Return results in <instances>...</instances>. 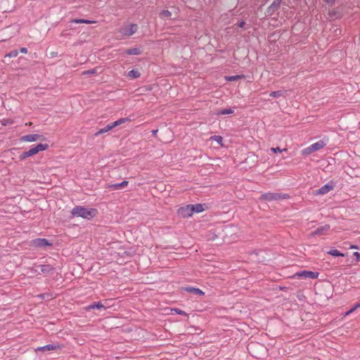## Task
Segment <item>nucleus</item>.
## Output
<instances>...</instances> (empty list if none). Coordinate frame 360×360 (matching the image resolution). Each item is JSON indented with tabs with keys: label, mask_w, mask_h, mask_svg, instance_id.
Segmentation results:
<instances>
[{
	"label": "nucleus",
	"mask_w": 360,
	"mask_h": 360,
	"mask_svg": "<svg viewBox=\"0 0 360 360\" xmlns=\"http://www.w3.org/2000/svg\"><path fill=\"white\" fill-rule=\"evenodd\" d=\"M74 217H82L85 219H91L98 214L95 208H87L84 206H75L71 211Z\"/></svg>",
	"instance_id": "1"
},
{
	"label": "nucleus",
	"mask_w": 360,
	"mask_h": 360,
	"mask_svg": "<svg viewBox=\"0 0 360 360\" xmlns=\"http://www.w3.org/2000/svg\"><path fill=\"white\" fill-rule=\"evenodd\" d=\"M290 198L288 194L280 193H266L262 194L259 199L264 201H280Z\"/></svg>",
	"instance_id": "2"
},
{
	"label": "nucleus",
	"mask_w": 360,
	"mask_h": 360,
	"mask_svg": "<svg viewBox=\"0 0 360 360\" xmlns=\"http://www.w3.org/2000/svg\"><path fill=\"white\" fill-rule=\"evenodd\" d=\"M139 30V26L136 23H129L122 26L119 32L124 37H129L134 34Z\"/></svg>",
	"instance_id": "3"
},
{
	"label": "nucleus",
	"mask_w": 360,
	"mask_h": 360,
	"mask_svg": "<svg viewBox=\"0 0 360 360\" xmlns=\"http://www.w3.org/2000/svg\"><path fill=\"white\" fill-rule=\"evenodd\" d=\"M325 143L323 141H319L311 144L308 148L303 150V154H310L313 152L317 151L325 146Z\"/></svg>",
	"instance_id": "4"
},
{
	"label": "nucleus",
	"mask_w": 360,
	"mask_h": 360,
	"mask_svg": "<svg viewBox=\"0 0 360 360\" xmlns=\"http://www.w3.org/2000/svg\"><path fill=\"white\" fill-rule=\"evenodd\" d=\"M48 147L49 146L46 143H39L33 148H30L29 150L25 152L28 157H31L38 153L39 151L45 150L48 148Z\"/></svg>",
	"instance_id": "5"
},
{
	"label": "nucleus",
	"mask_w": 360,
	"mask_h": 360,
	"mask_svg": "<svg viewBox=\"0 0 360 360\" xmlns=\"http://www.w3.org/2000/svg\"><path fill=\"white\" fill-rule=\"evenodd\" d=\"M334 188V184L332 181L314 191L316 195H325Z\"/></svg>",
	"instance_id": "6"
},
{
	"label": "nucleus",
	"mask_w": 360,
	"mask_h": 360,
	"mask_svg": "<svg viewBox=\"0 0 360 360\" xmlns=\"http://www.w3.org/2000/svg\"><path fill=\"white\" fill-rule=\"evenodd\" d=\"M319 275V272L311 271H302L297 272L295 276L298 278H317Z\"/></svg>",
	"instance_id": "7"
},
{
	"label": "nucleus",
	"mask_w": 360,
	"mask_h": 360,
	"mask_svg": "<svg viewBox=\"0 0 360 360\" xmlns=\"http://www.w3.org/2000/svg\"><path fill=\"white\" fill-rule=\"evenodd\" d=\"M32 244L35 248H45L46 246H51L52 243L46 238H37L32 241Z\"/></svg>",
	"instance_id": "8"
},
{
	"label": "nucleus",
	"mask_w": 360,
	"mask_h": 360,
	"mask_svg": "<svg viewBox=\"0 0 360 360\" xmlns=\"http://www.w3.org/2000/svg\"><path fill=\"white\" fill-rule=\"evenodd\" d=\"M178 214L179 216L186 218L193 215V212L191 207V205H187L184 207H181L178 210Z\"/></svg>",
	"instance_id": "9"
},
{
	"label": "nucleus",
	"mask_w": 360,
	"mask_h": 360,
	"mask_svg": "<svg viewBox=\"0 0 360 360\" xmlns=\"http://www.w3.org/2000/svg\"><path fill=\"white\" fill-rule=\"evenodd\" d=\"M43 139L40 134H33L23 136L20 138L21 141L34 142Z\"/></svg>",
	"instance_id": "10"
},
{
	"label": "nucleus",
	"mask_w": 360,
	"mask_h": 360,
	"mask_svg": "<svg viewBox=\"0 0 360 360\" xmlns=\"http://www.w3.org/2000/svg\"><path fill=\"white\" fill-rule=\"evenodd\" d=\"M281 1L282 0H274L272 4L267 8V13L270 15H273L279 8Z\"/></svg>",
	"instance_id": "11"
},
{
	"label": "nucleus",
	"mask_w": 360,
	"mask_h": 360,
	"mask_svg": "<svg viewBox=\"0 0 360 360\" xmlns=\"http://www.w3.org/2000/svg\"><path fill=\"white\" fill-rule=\"evenodd\" d=\"M330 226L329 224H325L321 227L316 229L314 231L311 233V236H321L326 234V233L330 229Z\"/></svg>",
	"instance_id": "12"
},
{
	"label": "nucleus",
	"mask_w": 360,
	"mask_h": 360,
	"mask_svg": "<svg viewBox=\"0 0 360 360\" xmlns=\"http://www.w3.org/2000/svg\"><path fill=\"white\" fill-rule=\"evenodd\" d=\"M129 184L128 181H123L121 183L118 184H109L108 185V188L112 191L121 190L123 188L126 187Z\"/></svg>",
	"instance_id": "13"
},
{
	"label": "nucleus",
	"mask_w": 360,
	"mask_h": 360,
	"mask_svg": "<svg viewBox=\"0 0 360 360\" xmlns=\"http://www.w3.org/2000/svg\"><path fill=\"white\" fill-rule=\"evenodd\" d=\"M184 291H186L189 293H191V294H193V295H199V296H201V295H204V292L202 291L199 288H194V287H191V286H188V287H185V288H182Z\"/></svg>",
	"instance_id": "14"
},
{
	"label": "nucleus",
	"mask_w": 360,
	"mask_h": 360,
	"mask_svg": "<svg viewBox=\"0 0 360 360\" xmlns=\"http://www.w3.org/2000/svg\"><path fill=\"white\" fill-rule=\"evenodd\" d=\"M59 348V345H54V344H49L46 345L43 347H38L36 351H41V352H46V351H51L54 350Z\"/></svg>",
	"instance_id": "15"
},
{
	"label": "nucleus",
	"mask_w": 360,
	"mask_h": 360,
	"mask_svg": "<svg viewBox=\"0 0 360 360\" xmlns=\"http://www.w3.org/2000/svg\"><path fill=\"white\" fill-rule=\"evenodd\" d=\"M190 205H191V207L193 214V213H200V212H202V211H204L203 205H202L200 203H197V204H193V205L190 204Z\"/></svg>",
	"instance_id": "16"
},
{
	"label": "nucleus",
	"mask_w": 360,
	"mask_h": 360,
	"mask_svg": "<svg viewBox=\"0 0 360 360\" xmlns=\"http://www.w3.org/2000/svg\"><path fill=\"white\" fill-rule=\"evenodd\" d=\"M142 53V51L140 48H132V49H127L124 51V53L127 54V55H136V56H139V55H141Z\"/></svg>",
	"instance_id": "17"
},
{
	"label": "nucleus",
	"mask_w": 360,
	"mask_h": 360,
	"mask_svg": "<svg viewBox=\"0 0 360 360\" xmlns=\"http://www.w3.org/2000/svg\"><path fill=\"white\" fill-rule=\"evenodd\" d=\"M40 269L41 272L44 274H48L53 271V268L49 264H43L37 266Z\"/></svg>",
	"instance_id": "18"
},
{
	"label": "nucleus",
	"mask_w": 360,
	"mask_h": 360,
	"mask_svg": "<svg viewBox=\"0 0 360 360\" xmlns=\"http://www.w3.org/2000/svg\"><path fill=\"white\" fill-rule=\"evenodd\" d=\"M86 310L105 309L101 302H94L86 307Z\"/></svg>",
	"instance_id": "19"
},
{
	"label": "nucleus",
	"mask_w": 360,
	"mask_h": 360,
	"mask_svg": "<svg viewBox=\"0 0 360 360\" xmlns=\"http://www.w3.org/2000/svg\"><path fill=\"white\" fill-rule=\"evenodd\" d=\"M234 110L231 108L219 110L217 112V115H229L233 113Z\"/></svg>",
	"instance_id": "20"
},
{
	"label": "nucleus",
	"mask_w": 360,
	"mask_h": 360,
	"mask_svg": "<svg viewBox=\"0 0 360 360\" xmlns=\"http://www.w3.org/2000/svg\"><path fill=\"white\" fill-rule=\"evenodd\" d=\"M127 76L132 79H136L141 76V74L138 70H131L128 72Z\"/></svg>",
	"instance_id": "21"
},
{
	"label": "nucleus",
	"mask_w": 360,
	"mask_h": 360,
	"mask_svg": "<svg viewBox=\"0 0 360 360\" xmlns=\"http://www.w3.org/2000/svg\"><path fill=\"white\" fill-rule=\"evenodd\" d=\"M112 129L111 127V125L110 124L106 125L104 128H102L100 130H98L96 134H95V136H97L100 134H104V133H106V132H108L109 131H110Z\"/></svg>",
	"instance_id": "22"
},
{
	"label": "nucleus",
	"mask_w": 360,
	"mask_h": 360,
	"mask_svg": "<svg viewBox=\"0 0 360 360\" xmlns=\"http://www.w3.org/2000/svg\"><path fill=\"white\" fill-rule=\"evenodd\" d=\"M328 255L334 256V257H345V254L340 252L339 250L336 249L330 250L327 252Z\"/></svg>",
	"instance_id": "23"
},
{
	"label": "nucleus",
	"mask_w": 360,
	"mask_h": 360,
	"mask_svg": "<svg viewBox=\"0 0 360 360\" xmlns=\"http://www.w3.org/2000/svg\"><path fill=\"white\" fill-rule=\"evenodd\" d=\"M244 76L243 75H233V76H226V80L228 81V82H233V81H237V80H239L240 79L243 78Z\"/></svg>",
	"instance_id": "24"
},
{
	"label": "nucleus",
	"mask_w": 360,
	"mask_h": 360,
	"mask_svg": "<svg viewBox=\"0 0 360 360\" xmlns=\"http://www.w3.org/2000/svg\"><path fill=\"white\" fill-rule=\"evenodd\" d=\"M284 94H285V91H284L278 90V91H272L270 94V96L274 97V98H278V97H281V96H283Z\"/></svg>",
	"instance_id": "25"
},
{
	"label": "nucleus",
	"mask_w": 360,
	"mask_h": 360,
	"mask_svg": "<svg viewBox=\"0 0 360 360\" xmlns=\"http://www.w3.org/2000/svg\"><path fill=\"white\" fill-rule=\"evenodd\" d=\"M211 139L217 141L219 145L223 146V138L221 136L214 135Z\"/></svg>",
	"instance_id": "26"
},
{
	"label": "nucleus",
	"mask_w": 360,
	"mask_h": 360,
	"mask_svg": "<svg viewBox=\"0 0 360 360\" xmlns=\"http://www.w3.org/2000/svg\"><path fill=\"white\" fill-rule=\"evenodd\" d=\"M172 311H174L176 314L188 316V314L186 311H184L180 309H177V308L172 309Z\"/></svg>",
	"instance_id": "27"
},
{
	"label": "nucleus",
	"mask_w": 360,
	"mask_h": 360,
	"mask_svg": "<svg viewBox=\"0 0 360 360\" xmlns=\"http://www.w3.org/2000/svg\"><path fill=\"white\" fill-rule=\"evenodd\" d=\"M18 55V50H13L10 51L8 53H7L5 57H9V58H15Z\"/></svg>",
	"instance_id": "28"
},
{
	"label": "nucleus",
	"mask_w": 360,
	"mask_h": 360,
	"mask_svg": "<svg viewBox=\"0 0 360 360\" xmlns=\"http://www.w3.org/2000/svg\"><path fill=\"white\" fill-rule=\"evenodd\" d=\"M160 15L164 18H169L172 15V13L168 10H163Z\"/></svg>",
	"instance_id": "29"
},
{
	"label": "nucleus",
	"mask_w": 360,
	"mask_h": 360,
	"mask_svg": "<svg viewBox=\"0 0 360 360\" xmlns=\"http://www.w3.org/2000/svg\"><path fill=\"white\" fill-rule=\"evenodd\" d=\"M96 72H97V70L94 68V69H91V70H89L84 71L83 72V75H94Z\"/></svg>",
	"instance_id": "30"
},
{
	"label": "nucleus",
	"mask_w": 360,
	"mask_h": 360,
	"mask_svg": "<svg viewBox=\"0 0 360 360\" xmlns=\"http://www.w3.org/2000/svg\"><path fill=\"white\" fill-rule=\"evenodd\" d=\"M71 22L76 23V24H80V23L84 22V19H80V18L72 19L71 20Z\"/></svg>",
	"instance_id": "31"
},
{
	"label": "nucleus",
	"mask_w": 360,
	"mask_h": 360,
	"mask_svg": "<svg viewBox=\"0 0 360 360\" xmlns=\"http://www.w3.org/2000/svg\"><path fill=\"white\" fill-rule=\"evenodd\" d=\"M286 149H283V150H285ZM271 150L274 153H277V152H279V153H281L283 151L282 149H281L279 147H276V148H271Z\"/></svg>",
	"instance_id": "32"
},
{
	"label": "nucleus",
	"mask_w": 360,
	"mask_h": 360,
	"mask_svg": "<svg viewBox=\"0 0 360 360\" xmlns=\"http://www.w3.org/2000/svg\"><path fill=\"white\" fill-rule=\"evenodd\" d=\"M27 158H29L27 156V155H26V153L25 152H23L22 153H21L20 155H19V159L20 161L22 160H24L25 159H26Z\"/></svg>",
	"instance_id": "33"
},
{
	"label": "nucleus",
	"mask_w": 360,
	"mask_h": 360,
	"mask_svg": "<svg viewBox=\"0 0 360 360\" xmlns=\"http://www.w3.org/2000/svg\"><path fill=\"white\" fill-rule=\"evenodd\" d=\"M129 119L126 117V118H120L117 120L118 123H119V125H120L121 124H123L124 122H126L127 121H129Z\"/></svg>",
	"instance_id": "34"
},
{
	"label": "nucleus",
	"mask_w": 360,
	"mask_h": 360,
	"mask_svg": "<svg viewBox=\"0 0 360 360\" xmlns=\"http://www.w3.org/2000/svg\"><path fill=\"white\" fill-rule=\"evenodd\" d=\"M354 255L356 257V261H360V252H355Z\"/></svg>",
	"instance_id": "35"
},
{
	"label": "nucleus",
	"mask_w": 360,
	"mask_h": 360,
	"mask_svg": "<svg viewBox=\"0 0 360 360\" xmlns=\"http://www.w3.org/2000/svg\"><path fill=\"white\" fill-rule=\"evenodd\" d=\"M360 307V302H357L354 304V305L352 307V310H356Z\"/></svg>",
	"instance_id": "36"
},
{
	"label": "nucleus",
	"mask_w": 360,
	"mask_h": 360,
	"mask_svg": "<svg viewBox=\"0 0 360 360\" xmlns=\"http://www.w3.org/2000/svg\"><path fill=\"white\" fill-rule=\"evenodd\" d=\"M245 25V22L244 21H241L239 23H238V27L240 28H244Z\"/></svg>",
	"instance_id": "37"
},
{
	"label": "nucleus",
	"mask_w": 360,
	"mask_h": 360,
	"mask_svg": "<svg viewBox=\"0 0 360 360\" xmlns=\"http://www.w3.org/2000/svg\"><path fill=\"white\" fill-rule=\"evenodd\" d=\"M110 125H111L112 129H113L115 127L119 126V123H118V122L117 120V121H115V122H114L112 123H110Z\"/></svg>",
	"instance_id": "38"
},
{
	"label": "nucleus",
	"mask_w": 360,
	"mask_h": 360,
	"mask_svg": "<svg viewBox=\"0 0 360 360\" xmlns=\"http://www.w3.org/2000/svg\"><path fill=\"white\" fill-rule=\"evenodd\" d=\"M96 21H94V20H85L84 19V22L85 24H92V23H96Z\"/></svg>",
	"instance_id": "39"
},
{
	"label": "nucleus",
	"mask_w": 360,
	"mask_h": 360,
	"mask_svg": "<svg viewBox=\"0 0 360 360\" xmlns=\"http://www.w3.org/2000/svg\"><path fill=\"white\" fill-rule=\"evenodd\" d=\"M20 51L22 53H27V49L25 47H22L20 49Z\"/></svg>",
	"instance_id": "40"
},
{
	"label": "nucleus",
	"mask_w": 360,
	"mask_h": 360,
	"mask_svg": "<svg viewBox=\"0 0 360 360\" xmlns=\"http://www.w3.org/2000/svg\"><path fill=\"white\" fill-rule=\"evenodd\" d=\"M353 311H354V310H352V307L349 311L345 312V316H347V315L352 314Z\"/></svg>",
	"instance_id": "41"
},
{
	"label": "nucleus",
	"mask_w": 360,
	"mask_h": 360,
	"mask_svg": "<svg viewBox=\"0 0 360 360\" xmlns=\"http://www.w3.org/2000/svg\"><path fill=\"white\" fill-rule=\"evenodd\" d=\"M158 129H153V130L152 131V134H153V136H155V135H156V134L158 133Z\"/></svg>",
	"instance_id": "42"
},
{
	"label": "nucleus",
	"mask_w": 360,
	"mask_h": 360,
	"mask_svg": "<svg viewBox=\"0 0 360 360\" xmlns=\"http://www.w3.org/2000/svg\"><path fill=\"white\" fill-rule=\"evenodd\" d=\"M325 1H326V3H328V4H330V3H331V2H334V1H335V0H325Z\"/></svg>",
	"instance_id": "43"
},
{
	"label": "nucleus",
	"mask_w": 360,
	"mask_h": 360,
	"mask_svg": "<svg viewBox=\"0 0 360 360\" xmlns=\"http://www.w3.org/2000/svg\"><path fill=\"white\" fill-rule=\"evenodd\" d=\"M351 248H352V249H356V248H357V247H356V245H352V246H351Z\"/></svg>",
	"instance_id": "44"
}]
</instances>
